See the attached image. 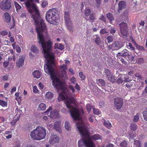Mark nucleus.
Segmentation results:
<instances>
[{"mask_svg": "<svg viewBox=\"0 0 147 147\" xmlns=\"http://www.w3.org/2000/svg\"><path fill=\"white\" fill-rule=\"evenodd\" d=\"M39 43L40 44L43 48L44 55L45 58L48 60L47 63L44 66V69L45 72L54 71L53 65L54 64L55 56L53 54H49L52 46V43L50 40L47 42H45L44 38L42 32L43 31H39L38 28H36Z\"/></svg>", "mask_w": 147, "mask_h": 147, "instance_id": "1", "label": "nucleus"}, {"mask_svg": "<svg viewBox=\"0 0 147 147\" xmlns=\"http://www.w3.org/2000/svg\"><path fill=\"white\" fill-rule=\"evenodd\" d=\"M25 5L34 22L36 26V29L38 28L40 31L46 30L47 28L46 24L43 20L40 17L39 11L36 7L34 5H32L29 2L26 3Z\"/></svg>", "mask_w": 147, "mask_h": 147, "instance_id": "2", "label": "nucleus"}, {"mask_svg": "<svg viewBox=\"0 0 147 147\" xmlns=\"http://www.w3.org/2000/svg\"><path fill=\"white\" fill-rule=\"evenodd\" d=\"M76 102V99L73 97H70L65 101L66 107L69 109L71 115L75 120L78 119L80 116L78 109L74 107Z\"/></svg>", "mask_w": 147, "mask_h": 147, "instance_id": "3", "label": "nucleus"}, {"mask_svg": "<svg viewBox=\"0 0 147 147\" xmlns=\"http://www.w3.org/2000/svg\"><path fill=\"white\" fill-rule=\"evenodd\" d=\"M58 13V11L56 8H53L47 11L45 16L47 21L51 24L57 25L60 20Z\"/></svg>", "mask_w": 147, "mask_h": 147, "instance_id": "4", "label": "nucleus"}, {"mask_svg": "<svg viewBox=\"0 0 147 147\" xmlns=\"http://www.w3.org/2000/svg\"><path fill=\"white\" fill-rule=\"evenodd\" d=\"M46 135V131L42 127L38 126L31 132L30 136L33 140H39L44 139Z\"/></svg>", "mask_w": 147, "mask_h": 147, "instance_id": "5", "label": "nucleus"}, {"mask_svg": "<svg viewBox=\"0 0 147 147\" xmlns=\"http://www.w3.org/2000/svg\"><path fill=\"white\" fill-rule=\"evenodd\" d=\"M46 73L50 75L51 78L53 80L52 85L55 88L58 89L62 88L63 82L61 81L59 78L56 77L55 70Z\"/></svg>", "mask_w": 147, "mask_h": 147, "instance_id": "6", "label": "nucleus"}, {"mask_svg": "<svg viewBox=\"0 0 147 147\" xmlns=\"http://www.w3.org/2000/svg\"><path fill=\"white\" fill-rule=\"evenodd\" d=\"M84 145L86 147H94V142L89 138L88 139L83 138L78 141V147H83Z\"/></svg>", "mask_w": 147, "mask_h": 147, "instance_id": "7", "label": "nucleus"}, {"mask_svg": "<svg viewBox=\"0 0 147 147\" xmlns=\"http://www.w3.org/2000/svg\"><path fill=\"white\" fill-rule=\"evenodd\" d=\"M77 128L82 137H89L88 130L85 126L83 125L80 126L77 125Z\"/></svg>", "mask_w": 147, "mask_h": 147, "instance_id": "8", "label": "nucleus"}, {"mask_svg": "<svg viewBox=\"0 0 147 147\" xmlns=\"http://www.w3.org/2000/svg\"><path fill=\"white\" fill-rule=\"evenodd\" d=\"M69 94V92L67 90H65L60 93L59 95V97L58 98V100L59 102L65 100V101L67 99L70 97H72L71 96L68 97V95Z\"/></svg>", "mask_w": 147, "mask_h": 147, "instance_id": "9", "label": "nucleus"}, {"mask_svg": "<svg viewBox=\"0 0 147 147\" xmlns=\"http://www.w3.org/2000/svg\"><path fill=\"white\" fill-rule=\"evenodd\" d=\"M120 32L123 36H127L128 34L127 24L122 22L119 24Z\"/></svg>", "mask_w": 147, "mask_h": 147, "instance_id": "10", "label": "nucleus"}, {"mask_svg": "<svg viewBox=\"0 0 147 147\" xmlns=\"http://www.w3.org/2000/svg\"><path fill=\"white\" fill-rule=\"evenodd\" d=\"M114 104L115 107L117 109H120L122 107L123 104V99L120 97L115 98L114 99Z\"/></svg>", "mask_w": 147, "mask_h": 147, "instance_id": "11", "label": "nucleus"}, {"mask_svg": "<svg viewBox=\"0 0 147 147\" xmlns=\"http://www.w3.org/2000/svg\"><path fill=\"white\" fill-rule=\"evenodd\" d=\"M11 3L10 0H6L3 1L0 3V8L2 10L8 9L11 7Z\"/></svg>", "mask_w": 147, "mask_h": 147, "instance_id": "12", "label": "nucleus"}, {"mask_svg": "<svg viewBox=\"0 0 147 147\" xmlns=\"http://www.w3.org/2000/svg\"><path fill=\"white\" fill-rule=\"evenodd\" d=\"M15 111L16 115L15 117H16V119L12 120L10 122V124L12 126L15 125L17 122L19 120L20 117L22 112V111L20 110H19L18 108L16 109Z\"/></svg>", "mask_w": 147, "mask_h": 147, "instance_id": "13", "label": "nucleus"}, {"mask_svg": "<svg viewBox=\"0 0 147 147\" xmlns=\"http://www.w3.org/2000/svg\"><path fill=\"white\" fill-rule=\"evenodd\" d=\"M49 142L52 144L57 143L59 142V138L57 135H52L50 137Z\"/></svg>", "mask_w": 147, "mask_h": 147, "instance_id": "14", "label": "nucleus"}, {"mask_svg": "<svg viewBox=\"0 0 147 147\" xmlns=\"http://www.w3.org/2000/svg\"><path fill=\"white\" fill-rule=\"evenodd\" d=\"M128 55V51L126 49H124L121 52L118 53L117 54V57H126Z\"/></svg>", "mask_w": 147, "mask_h": 147, "instance_id": "15", "label": "nucleus"}, {"mask_svg": "<svg viewBox=\"0 0 147 147\" xmlns=\"http://www.w3.org/2000/svg\"><path fill=\"white\" fill-rule=\"evenodd\" d=\"M64 18L65 21V24H68V23H70L71 24V22L70 21V18L69 11H67L65 12Z\"/></svg>", "mask_w": 147, "mask_h": 147, "instance_id": "16", "label": "nucleus"}, {"mask_svg": "<svg viewBox=\"0 0 147 147\" xmlns=\"http://www.w3.org/2000/svg\"><path fill=\"white\" fill-rule=\"evenodd\" d=\"M24 58L23 57H20L18 61L16 62V64L17 67L18 68H20L24 64Z\"/></svg>", "mask_w": 147, "mask_h": 147, "instance_id": "17", "label": "nucleus"}, {"mask_svg": "<svg viewBox=\"0 0 147 147\" xmlns=\"http://www.w3.org/2000/svg\"><path fill=\"white\" fill-rule=\"evenodd\" d=\"M4 21L6 23H9L11 20V17L9 13H5L3 16Z\"/></svg>", "mask_w": 147, "mask_h": 147, "instance_id": "18", "label": "nucleus"}, {"mask_svg": "<svg viewBox=\"0 0 147 147\" xmlns=\"http://www.w3.org/2000/svg\"><path fill=\"white\" fill-rule=\"evenodd\" d=\"M126 4L125 2L123 1H121L119 3L118 11L119 12L120 11L122 10L123 8H124Z\"/></svg>", "mask_w": 147, "mask_h": 147, "instance_id": "19", "label": "nucleus"}, {"mask_svg": "<svg viewBox=\"0 0 147 147\" xmlns=\"http://www.w3.org/2000/svg\"><path fill=\"white\" fill-rule=\"evenodd\" d=\"M61 124V122L60 121H58V122H56L53 126V128L59 133H61V128L60 127Z\"/></svg>", "mask_w": 147, "mask_h": 147, "instance_id": "20", "label": "nucleus"}, {"mask_svg": "<svg viewBox=\"0 0 147 147\" xmlns=\"http://www.w3.org/2000/svg\"><path fill=\"white\" fill-rule=\"evenodd\" d=\"M96 82L98 85L102 87V88H103L102 87H104L105 86V82L102 79H98L96 80Z\"/></svg>", "mask_w": 147, "mask_h": 147, "instance_id": "21", "label": "nucleus"}, {"mask_svg": "<svg viewBox=\"0 0 147 147\" xmlns=\"http://www.w3.org/2000/svg\"><path fill=\"white\" fill-rule=\"evenodd\" d=\"M91 138L92 140H96L99 139L101 140L102 137L99 134H95L92 136Z\"/></svg>", "mask_w": 147, "mask_h": 147, "instance_id": "22", "label": "nucleus"}, {"mask_svg": "<svg viewBox=\"0 0 147 147\" xmlns=\"http://www.w3.org/2000/svg\"><path fill=\"white\" fill-rule=\"evenodd\" d=\"M32 74L34 78L37 79L40 78L41 75L40 72L38 70L34 71L33 72Z\"/></svg>", "mask_w": 147, "mask_h": 147, "instance_id": "23", "label": "nucleus"}, {"mask_svg": "<svg viewBox=\"0 0 147 147\" xmlns=\"http://www.w3.org/2000/svg\"><path fill=\"white\" fill-rule=\"evenodd\" d=\"M88 83L91 89L94 88L96 87V83L93 80H88Z\"/></svg>", "mask_w": 147, "mask_h": 147, "instance_id": "24", "label": "nucleus"}, {"mask_svg": "<svg viewBox=\"0 0 147 147\" xmlns=\"http://www.w3.org/2000/svg\"><path fill=\"white\" fill-rule=\"evenodd\" d=\"M103 124L106 127L109 129H110L112 127L111 123L108 121L104 120Z\"/></svg>", "mask_w": 147, "mask_h": 147, "instance_id": "25", "label": "nucleus"}, {"mask_svg": "<svg viewBox=\"0 0 147 147\" xmlns=\"http://www.w3.org/2000/svg\"><path fill=\"white\" fill-rule=\"evenodd\" d=\"M67 28L69 30V31L70 32H73L74 31V28L72 26V23L71 22L70 23H68V24H65Z\"/></svg>", "mask_w": 147, "mask_h": 147, "instance_id": "26", "label": "nucleus"}, {"mask_svg": "<svg viewBox=\"0 0 147 147\" xmlns=\"http://www.w3.org/2000/svg\"><path fill=\"white\" fill-rule=\"evenodd\" d=\"M58 113L56 111L54 110L50 113V117L51 118H55V117L58 115Z\"/></svg>", "mask_w": 147, "mask_h": 147, "instance_id": "27", "label": "nucleus"}, {"mask_svg": "<svg viewBox=\"0 0 147 147\" xmlns=\"http://www.w3.org/2000/svg\"><path fill=\"white\" fill-rule=\"evenodd\" d=\"M30 50L32 52L36 54L38 53L39 51V49L34 45L32 46Z\"/></svg>", "mask_w": 147, "mask_h": 147, "instance_id": "28", "label": "nucleus"}, {"mask_svg": "<svg viewBox=\"0 0 147 147\" xmlns=\"http://www.w3.org/2000/svg\"><path fill=\"white\" fill-rule=\"evenodd\" d=\"M55 49L57 48L61 50H62L64 49V46L61 44L55 43Z\"/></svg>", "mask_w": 147, "mask_h": 147, "instance_id": "29", "label": "nucleus"}, {"mask_svg": "<svg viewBox=\"0 0 147 147\" xmlns=\"http://www.w3.org/2000/svg\"><path fill=\"white\" fill-rule=\"evenodd\" d=\"M91 12V10L89 8H86L84 10V15L86 16H88L90 15Z\"/></svg>", "mask_w": 147, "mask_h": 147, "instance_id": "30", "label": "nucleus"}, {"mask_svg": "<svg viewBox=\"0 0 147 147\" xmlns=\"http://www.w3.org/2000/svg\"><path fill=\"white\" fill-rule=\"evenodd\" d=\"M115 47L117 49H119L123 46V45L119 41H116L114 43Z\"/></svg>", "mask_w": 147, "mask_h": 147, "instance_id": "31", "label": "nucleus"}, {"mask_svg": "<svg viewBox=\"0 0 147 147\" xmlns=\"http://www.w3.org/2000/svg\"><path fill=\"white\" fill-rule=\"evenodd\" d=\"M46 97L48 99H51L53 96V94L50 92H47L45 94Z\"/></svg>", "mask_w": 147, "mask_h": 147, "instance_id": "32", "label": "nucleus"}, {"mask_svg": "<svg viewBox=\"0 0 147 147\" xmlns=\"http://www.w3.org/2000/svg\"><path fill=\"white\" fill-rule=\"evenodd\" d=\"M90 22H94L96 19V17L94 13L91 14L89 17Z\"/></svg>", "mask_w": 147, "mask_h": 147, "instance_id": "33", "label": "nucleus"}, {"mask_svg": "<svg viewBox=\"0 0 147 147\" xmlns=\"http://www.w3.org/2000/svg\"><path fill=\"white\" fill-rule=\"evenodd\" d=\"M134 145L136 147H141V144L140 141L138 140H134Z\"/></svg>", "mask_w": 147, "mask_h": 147, "instance_id": "34", "label": "nucleus"}, {"mask_svg": "<svg viewBox=\"0 0 147 147\" xmlns=\"http://www.w3.org/2000/svg\"><path fill=\"white\" fill-rule=\"evenodd\" d=\"M108 80L112 83H114L115 81V77L112 75H111L109 76H108Z\"/></svg>", "mask_w": 147, "mask_h": 147, "instance_id": "35", "label": "nucleus"}, {"mask_svg": "<svg viewBox=\"0 0 147 147\" xmlns=\"http://www.w3.org/2000/svg\"><path fill=\"white\" fill-rule=\"evenodd\" d=\"M107 16L108 19L110 21H111L114 20V18L113 16V14L110 13H107Z\"/></svg>", "mask_w": 147, "mask_h": 147, "instance_id": "36", "label": "nucleus"}, {"mask_svg": "<svg viewBox=\"0 0 147 147\" xmlns=\"http://www.w3.org/2000/svg\"><path fill=\"white\" fill-rule=\"evenodd\" d=\"M14 5L16 9V10L17 11H19L20 10L21 8V6L17 2H14Z\"/></svg>", "mask_w": 147, "mask_h": 147, "instance_id": "37", "label": "nucleus"}, {"mask_svg": "<svg viewBox=\"0 0 147 147\" xmlns=\"http://www.w3.org/2000/svg\"><path fill=\"white\" fill-rule=\"evenodd\" d=\"M65 127L66 129L68 131L70 130L71 127L70 126V124L68 122L66 121L65 122Z\"/></svg>", "mask_w": 147, "mask_h": 147, "instance_id": "38", "label": "nucleus"}, {"mask_svg": "<svg viewBox=\"0 0 147 147\" xmlns=\"http://www.w3.org/2000/svg\"><path fill=\"white\" fill-rule=\"evenodd\" d=\"M46 105L45 104L41 103L39 104V108L40 110H44L46 109Z\"/></svg>", "mask_w": 147, "mask_h": 147, "instance_id": "39", "label": "nucleus"}, {"mask_svg": "<svg viewBox=\"0 0 147 147\" xmlns=\"http://www.w3.org/2000/svg\"><path fill=\"white\" fill-rule=\"evenodd\" d=\"M140 115V113H137L136 115L134 116L133 120L134 122H137L138 121Z\"/></svg>", "mask_w": 147, "mask_h": 147, "instance_id": "40", "label": "nucleus"}, {"mask_svg": "<svg viewBox=\"0 0 147 147\" xmlns=\"http://www.w3.org/2000/svg\"><path fill=\"white\" fill-rule=\"evenodd\" d=\"M93 113L95 115H99L100 114L101 112L99 109L94 108H93Z\"/></svg>", "mask_w": 147, "mask_h": 147, "instance_id": "41", "label": "nucleus"}, {"mask_svg": "<svg viewBox=\"0 0 147 147\" xmlns=\"http://www.w3.org/2000/svg\"><path fill=\"white\" fill-rule=\"evenodd\" d=\"M127 48L131 51H134L135 49V48L130 43H129L127 45Z\"/></svg>", "mask_w": 147, "mask_h": 147, "instance_id": "42", "label": "nucleus"}, {"mask_svg": "<svg viewBox=\"0 0 147 147\" xmlns=\"http://www.w3.org/2000/svg\"><path fill=\"white\" fill-rule=\"evenodd\" d=\"M7 102L3 100H0V105L3 107H7Z\"/></svg>", "mask_w": 147, "mask_h": 147, "instance_id": "43", "label": "nucleus"}, {"mask_svg": "<svg viewBox=\"0 0 147 147\" xmlns=\"http://www.w3.org/2000/svg\"><path fill=\"white\" fill-rule=\"evenodd\" d=\"M120 145L121 147H127V144L125 140H123L120 143Z\"/></svg>", "mask_w": 147, "mask_h": 147, "instance_id": "44", "label": "nucleus"}, {"mask_svg": "<svg viewBox=\"0 0 147 147\" xmlns=\"http://www.w3.org/2000/svg\"><path fill=\"white\" fill-rule=\"evenodd\" d=\"M117 59L118 60H120L123 65H126L127 64V63L122 58H121V57H117Z\"/></svg>", "mask_w": 147, "mask_h": 147, "instance_id": "45", "label": "nucleus"}, {"mask_svg": "<svg viewBox=\"0 0 147 147\" xmlns=\"http://www.w3.org/2000/svg\"><path fill=\"white\" fill-rule=\"evenodd\" d=\"M95 41L96 44L98 45H100L101 43L100 39L99 37H97L96 38Z\"/></svg>", "mask_w": 147, "mask_h": 147, "instance_id": "46", "label": "nucleus"}, {"mask_svg": "<svg viewBox=\"0 0 147 147\" xmlns=\"http://www.w3.org/2000/svg\"><path fill=\"white\" fill-rule=\"evenodd\" d=\"M137 125L134 123L131 124L130 125L131 129L133 131H135L137 128Z\"/></svg>", "mask_w": 147, "mask_h": 147, "instance_id": "47", "label": "nucleus"}, {"mask_svg": "<svg viewBox=\"0 0 147 147\" xmlns=\"http://www.w3.org/2000/svg\"><path fill=\"white\" fill-rule=\"evenodd\" d=\"M79 75L82 80H84L86 78L85 76L84 75L83 73L82 72H80L79 73Z\"/></svg>", "mask_w": 147, "mask_h": 147, "instance_id": "48", "label": "nucleus"}, {"mask_svg": "<svg viewBox=\"0 0 147 147\" xmlns=\"http://www.w3.org/2000/svg\"><path fill=\"white\" fill-rule=\"evenodd\" d=\"M92 106L90 104H88L86 105V109L87 111L89 113L91 109Z\"/></svg>", "mask_w": 147, "mask_h": 147, "instance_id": "49", "label": "nucleus"}, {"mask_svg": "<svg viewBox=\"0 0 147 147\" xmlns=\"http://www.w3.org/2000/svg\"><path fill=\"white\" fill-rule=\"evenodd\" d=\"M143 114L144 120L147 121V110L146 111H144Z\"/></svg>", "mask_w": 147, "mask_h": 147, "instance_id": "50", "label": "nucleus"}, {"mask_svg": "<svg viewBox=\"0 0 147 147\" xmlns=\"http://www.w3.org/2000/svg\"><path fill=\"white\" fill-rule=\"evenodd\" d=\"M105 73L107 77L111 75L110 71L107 69H105Z\"/></svg>", "mask_w": 147, "mask_h": 147, "instance_id": "51", "label": "nucleus"}, {"mask_svg": "<svg viewBox=\"0 0 147 147\" xmlns=\"http://www.w3.org/2000/svg\"><path fill=\"white\" fill-rule=\"evenodd\" d=\"M107 39L109 43L112 42L113 41V37L111 36H108L107 38Z\"/></svg>", "mask_w": 147, "mask_h": 147, "instance_id": "52", "label": "nucleus"}, {"mask_svg": "<svg viewBox=\"0 0 147 147\" xmlns=\"http://www.w3.org/2000/svg\"><path fill=\"white\" fill-rule=\"evenodd\" d=\"M7 34L8 32L6 30L2 31L0 33V34L3 36L6 35Z\"/></svg>", "mask_w": 147, "mask_h": 147, "instance_id": "53", "label": "nucleus"}, {"mask_svg": "<svg viewBox=\"0 0 147 147\" xmlns=\"http://www.w3.org/2000/svg\"><path fill=\"white\" fill-rule=\"evenodd\" d=\"M33 92L35 93H38L39 91L36 86H34L33 88Z\"/></svg>", "mask_w": 147, "mask_h": 147, "instance_id": "54", "label": "nucleus"}, {"mask_svg": "<svg viewBox=\"0 0 147 147\" xmlns=\"http://www.w3.org/2000/svg\"><path fill=\"white\" fill-rule=\"evenodd\" d=\"M123 82V80L121 78H118L116 81V82L117 84H121Z\"/></svg>", "mask_w": 147, "mask_h": 147, "instance_id": "55", "label": "nucleus"}, {"mask_svg": "<svg viewBox=\"0 0 147 147\" xmlns=\"http://www.w3.org/2000/svg\"><path fill=\"white\" fill-rule=\"evenodd\" d=\"M48 5V3L47 1H43L42 2V6L43 7H45Z\"/></svg>", "mask_w": 147, "mask_h": 147, "instance_id": "56", "label": "nucleus"}, {"mask_svg": "<svg viewBox=\"0 0 147 147\" xmlns=\"http://www.w3.org/2000/svg\"><path fill=\"white\" fill-rule=\"evenodd\" d=\"M9 77V75L7 74L5 75H4L3 77V80L4 81H6L8 80V79Z\"/></svg>", "mask_w": 147, "mask_h": 147, "instance_id": "57", "label": "nucleus"}, {"mask_svg": "<svg viewBox=\"0 0 147 147\" xmlns=\"http://www.w3.org/2000/svg\"><path fill=\"white\" fill-rule=\"evenodd\" d=\"M70 81L72 84H74L76 82V79L75 78L73 77L70 79Z\"/></svg>", "mask_w": 147, "mask_h": 147, "instance_id": "58", "label": "nucleus"}, {"mask_svg": "<svg viewBox=\"0 0 147 147\" xmlns=\"http://www.w3.org/2000/svg\"><path fill=\"white\" fill-rule=\"evenodd\" d=\"M144 60L142 58H140L138 59V63L141 64L144 62Z\"/></svg>", "mask_w": 147, "mask_h": 147, "instance_id": "59", "label": "nucleus"}, {"mask_svg": "<svg viewBox=\"0 0 147 147\" xmlns=\"http://www.w3.org/2000/svg\"><path fill=\"white\" fill-rule=\"evenodd\" d=\"M99 20H102L104 22H106V18L103 15H101V17L99 18Z\"/></svg>", "mask_w": 147, "mask_h": 147, "instance_id": "60", "label": "nucleus"}, {"mask_svg": "<svg viewBox=\"0 0 147 147\" xmlns=\"http://www.w3.org/2000/svg\"><path fill=\"white\" fill-rule=\"evenodd\" d=\"M9 64V62L8 61H5L3 63V65L5 67H7Z\"/></svg>", "mask_w": 147, "mask_h": 147, "instance_id": "61", "label": "nucleus"}, {"mask_svg": "<svg viewBox=\"0 0 147 147\" xmlns=\"http://www.w3.org/2000/svg\"><path fill=\"white\" fill-rule=\"evenodd\" d=\"M16 49L17 52L20 53L21 52V49L19 46H16Z\"/></svg>", "mask_w": 147, "mask_h": 147, "instance_id": "62", "label": "nucleus"}, {"mask_svg": "<svg viewBox=\"0 0 147 147\" xmlns=\"http://www.w3.org/2000/svg\"><path fill=\"white\" fill-rule=\"evenodd\" d=\"M75 88L78 91H79L80 90V87L77 83L76 84Z\"/></svg>", "mask_w": 147, "mask_h": 147, "instance_id": "63", "label": "nucleus"}, {"mask_svg": "<svg viewBox=\"0 0 147 147\" xmlns=\"http://www.w3.org/2000/svg\"><path fill=\"white\" fill-rule=\"evenodd\" d=\"M69 88L71 90L72 92L74 93L75 92L74 87L72 85H69Z\"/></svg>", "mask_w": 147, "mask_h": 147, "instance_id": "64", "label": "nucleus"}]
</instances>
